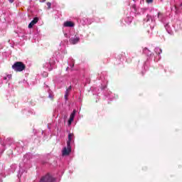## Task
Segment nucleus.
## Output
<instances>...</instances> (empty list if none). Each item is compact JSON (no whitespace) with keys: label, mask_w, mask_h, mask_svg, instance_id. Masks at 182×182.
I'll list each match as a JSON object with an SVG mask.
<instances>
[{"label":"nucleus","mask_w":182,"mask_h":182,"mask_svg":"<svg viewBox=\"0 0 182 182\" xmlns=\"http://www.w3.org/2000/svg\"><path fill=\"white\" fill-rule=\"evenodd\" d=\"M11 68L15 72H23V70L26 69V65L23 62L17 61L12 65Z\"/></svg>","instance_id":"1"},{"label":"nucleus","mask_w":182,"mask_h":182,"mask_svg":"<svg viewBox=\"0 0 182 182\" xmlns=\"http://www.w3.org/2000/svg\"><path fill=\"white\" fill-rule=\"evenodd\" d=\"M40 182H55V178L50 173H47L41 177Z\"/></svg>","instance_id":"2"},{"label":"nucleus","mask_w":182,"mask_h":182,"mask_svg":"<svg viewBox=\"0 0 182 182\" xmlns=\"http://www.w3.org/2000/svg\"><path fill=\"white\" fill-rule=\"evenodd\" d=\"M72 151V146L70 145H67V147H64L63 149V156H69Z\"/></svg>","instance_id":"3"},{"label":"nucleus","mask_w":182,"mask_h":182,"mask_svg":"<svg viewBox=\"0 0 182 182\" xmlns=\"http://www.w3.org/2000/svg\"><path fill=\"white\" fill-rule=\"evenodd\" d=\"M38 21H39V18L38 17L34 18L32 21L28 24L29 29H31V28H33V25H36V23H38Z\"/></svg>","instance_id":"4"},{"label":"nucleus","mask_w":182,"mask_h":182,"mask_svg":"<svg viewBox=\"0 0 182 182\" xmlns=\"http://www.w3.org/2000/svg\"><path fill=\"white\" fill-rule=\"evenodd\" d=\"M63 26L65 28H73V26H75V23L72 21H65L63 23Z\"/></svg>","instance_id":"5"},{"label":"nucleus","mask_w":182,"mask_h":182,"mask_svg":"<svg viewBox=\"0 0 182 182\" xmlns=\"http://www.w3.org/2000/svg\"><path fill=\"white\" fill-rule=\"evenodd\" d=\"M79 41H80L79 38H71L70 39V43L72 45H76V43H78Z\"/></svg>","instance_id":"6"},{"label":"nucleus","mask_w":182,"mask_h":182,"mask_svg":"<svg viewBox=\"0 0 182 182\" xmlns=\"http://www.w3.org/2000/svg\"><path fill=\"white\" fill-rule=\"evenodd\" d=\"M72 137H73V134H68V141H67V145L70 146V142L72 141Z\"/></svg>","instance_id":"7"},{"label":"nucleus","mask_w":182,"mask_h":182,"mask_svg":"<svg viewBox=\"0 0 182 182\" xmlns=\"http://www.w3.org/2000/svg\"><path fill=\"white\" fill-rule=\"evenodd\" d=\"M76 114V109H74L73 112L71 113L70 118L75 119V115Z\"/></svg>","instance_id":"8"},{"label":"nucleus","mask_w":182,"mask_h":182,"mask_svg":"<svg viewBox=\"0 0 182 182\" xmlns=\"http://www.w3.org/2000/svg\"><path fill=\"white\" fill-rule=\"evenodd\" d=\"M150 19H151V16L147 15L146 18L144 19V22H150Z\"/></svg>","instance_id":"9"},{"label":"nucleus","mask_w":182,"mask_h":182,"mask_svg":"<svg viewBox=\"0 0 182 182\" xmlns=\"http://www.w3.org/2000/svg\"><path fill=\"white\" fill-rule=\"evenodd\" d=\"M69 96V92H68V90L65 91V100H68V97Z\"/></svg>","instance_id":"10"},{"label":"nucleus","mask_w":182,"mask_h":182,"mask_svg":"<svg viewBox=\"0 0 182 182\" xmlns=\"http://www.w3.org/2000/svg\"><path fill=\"white\" fill-rule=\"evenodd\" d=\"M46 5L48 6V9H50L52 4L50 2H47Z\"/></svg>","instance_id":"11"},{"label":"nucleus","mask_w":182,"mask_h":182,"mask_svg":"<svg viewBox=\"0 0 182 182\" xmlns=\"http://www.w3.org/2000/svg\"><path fill=\"white\" fill-rule=\"evenodd\" d=\"M74 118H70L68 120V124H72V121L73 120Z\"/></svg>","instance_id":"12"},{"label":"nucleus","mask_w":182,"mask_h":182,"mask_svg":"<svg viewBox=\"0 0 182 182\" xmlns=\"http://www.w3.org/2000/svg\"><path fill=\"white\" fill-rule=\"evenodd\" d=\"M66 90L70 93V90H72V86H70Z\"/></svg>","instance_id":"13"},{"label":"nucleus","mask_w":182,"mask_h":182,"mask_svg":"<svg viewBox=\"0 0 182 182\" xmlns=\"http://www.w3.org/2000/svg\"><path fill=\"white\" fill-rule=\"evenodd\" d=\"M48 97H50V99H51V100H53V97L52 96L51 94H50V95H48Z\"/></svg>","instance_id":"14"},{"label":"nucleus","mask_w":182,"mask_h":182,"mask_svg":"<svg viewBox=\"0 0 182 182\" xmlns=\"http://www.w3.org/2000/svg\"><path fill=\"white\" fill-rule=\"evenodd\" d=\"M146 2L148 4H151V2H153V0H146Z\"/></svg>","instance_id":"15"},{"label":"nucleus","mask_w":182,"mask_h":182,"mask_svg":"<svg viewBox=\"0 0 182 182\" xmlns=\"http://www.w3.org/2000/svg\"><path fill=\"white\" fill-rule=\"evenodd\" d=\"M15 0H9V1L10 2V4H14Z\"/></svg>","instance_id":"16"},{"label":"nucleus","mask_w":182,"mask_h":182,"mask_svg":"<svg viewBox=\"0 0 182 182\" xmlns=\"http://www.w3.org/2000/svg\"><path fill=\"white\" fill-rule=\"evenodd\" d=\"M161 15H163L161 13H158V18H160V16H161Z\"/></svg>","instance_id":"17"},{"label":"nucleus","mask_w":182,"mask_h":182,"mask_svg":"<svg viewBox=\"0 0 182 182\" xmlns=\"http://www.w3.org/2000/svg\"><path fill=\"white\" fill-rule=\"evenodd\" d=\"M7 77H9V79H11L12 78V75H7Z\"/></svg>","instance_id":"18"},{"label":"nucleus","mask_w":182,"mask_h":182,"mask_svg":"<svg viewBox=\"0 0 182 182\" xmlns=\"http://www.w3.org/2000/svg\"><path fill=\"white\" fill-rule=\"evenodd\" d=\"M43 2H46V0H43Z\"/></svg>","instance_id":"19"},{"label":"nucleus","mask_w":182,"mask_h":182,"mask_svg":"<svg viewBox=\"0 0 182 182\" xmlns=\"http://www.w3.org/2000/svg\"><path fill=\"white\" fill-rule=\"evenodd\" d=\"M175 9H176V11H177V6H175Z\"/></svg>","instance_id":"20"},{"label":"nucleus","mask_w":182,"mask_h":182,"mask_svg":"<svg viewBox=\"0 0 182 182\" xmlns=\"http://www.w3.org/2000/svg\"><path fill=\"white\" fill-rule=\"evenodd\" d=\"M4 79L6 80V77H5Z\"/></svg>","instance_id":"21"},{"label":"nucleus","mask_w":182,"mask_h":182,"mask_svg":"<svg viewBox=\"0 0 182 182\" xmlns=\"http://www.w3.org/2000/svg\"><path fill=\"white\" fill-rule=\"evenodd\" d=\"M181 6H182V3L181 4Z\"/></svg>","instance_id":"22"}]
</instances>
